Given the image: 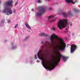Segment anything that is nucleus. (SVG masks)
<instances>
[{
	"mask_svg": "<svg viewBox=\"0 0 80 80\" xmlns=\"http://www.w3.org/2000/svg\"><path fill=\"white\" fill-rule=\"evenodd\" d=\"M69 14L70 15V16H72V15H73V14H70L69 13Z\"/></svg>",
	"mask_w": 80,
	"mask_h": 80,
	"instance_id": "obj_25",
	"label": "nucleus"
},
{
	"mask_svg": "<svg viewBox=\"0 0 80 80\" xmlns=\"http://www.w3.org/2000/svg\"><path fill=\"white\" fill-rule=\"evenodd\" d=\"M53 30H55V28H53Z\"/></svg>",
	"mask_w": 80,
	"mask_h": 80,
	"instance_id": "obj_24",
	"label": "nucleus"
},
{
	"mask_svg": "<svg viewBox=\"0 0 80 80\" xmlns=\"http://www.w3.org/2000/svg\"><path fill=\"white\" fill-rule=\"evenodd\" d=\"M73 10L74 12H80L79 10L75 8H73Z\"/></svg>",
	"mask_w": 80,
	"mask_h": 80,
	"instance_id": "obj_14",
	"label": "nucleus"
},
{
	"mask_svg": "<svg viewBox=\"0 0 80 80\" xmlns=\"http://www.w3.org/2000/svg\"><path fill=\"white\" fill-rule=\"evenodd\" d=\"M37 2L38 3H40V2H41V1H40V0H38Z\"/></svg>",
	"mask_w": 80,
	"mask_h": 80,
	"instance_id": "obj_19",
	"label": "nucleus"
},
{
	"mask_svg": "<svg viewBox=\"0 0 80 80\" xmlns=\"http://www.w3.org/2000/svg\"><path fill=\"white\" fill-rule=\"evenodd\" d=\"M0 3H1V2L0 1Z\"/></svg>",
	"mask_w": 80,
	"mask_h": 80,
	"instance_id": "obj_33",
	"label": "nucleus"
},
{
	"mask_svg": "<svg viewBox=\"0 0 80 80\" xmlns=\"http://www.w3.org/2000/svg\"><path fill=\"white\" fill-rule=\"evenodd\" d=\"M18 24H16L14 27V28H17V27H18Z\"/></svg>",
	"mask_w": 80,
	"mask_h": 80,
	"instance_id": "obj_17",
	"label": "nucleus"
},
{
	"mask_svg": "<svg viewBox=\"0 0 80 80\" xmlns=\"http://www.w3.org/2000/svg\"><path fill=\"white\" fill-rule=\"evenodd\" d=\"M25 25H26L27 28H28V29H31V28L30 26H29V25H28V23H27V22H25Z\"/></svg>",
	"mask_w": 80,
	"mask_h": 80,
	"instance_id": "obj_11",
	"label": "nucleus"
},
{
	"mask_svg": "<svg viewBox=\"0 0 80 80\" xmlns=\"http://www.w3.org/2000/svg\"><path fill=\"white\" fill-rule=\"evenodd\" d=\"M53 17H54V16H53V15H51L47 17V18H48V19H50L52 18H53Z\"/></svg>",
	"mask_w": 80,
	"mask_h": 80,
	"instance_id": "obj_13",
	"label": "nucleus"
},
{
	"mask_svg": "<svg viewBox=\"0 0 80 80\" xmlns=\"http://www.w3.org/2000/svg\"><path fill=\"white\" fill-rule=\"evenodd\" d=\"M72 24H71L70 25V26H72Z\"/></svg>",
	"mask_w": 80,
	"mask_h": 80,
	"instance_id": "obj_32",
	"label": "nucleus"
},
{
	"mask_svg": "<svg viewBox=\"0 0 80 80\" xmlns=\"http://www.w3.org/2000/svg\"><path fill=\"white\" fill-rule=\"evenodd\" d=\"M12 0H10V1H8L7 2H6L5 3L6 5L9 6V7H13V5L12 4Z\"/></svg>",
	"mask_w": 80,
	"mask_h": 80,
	"instance_id": "obj_7",
	"label": "nucleus"
},
{
	"mask_svg": "<svg viewBox=\"0 0 80 80\" xmlns=\"http://www.w3.org/2000/svg\"><path fill=\"white\" fill-rule=\"evenodd\" d=\"M74 1H73L72 0H66V2L67 3H72L73 4H74L76 2H77V1L76 0H74Z\"/></svg>",
	"mask_w": 80,
	"mask_h": 80,
	"instance_id": "obj_9",
	"label": "nucleus"
},
{
	"mask_svg": "<svg viewBox=\"0 0 80 80\" xmlns=\"http://www.w3.org/2000/svg\"><path fill=\"white\" fill-rule=\"evenodd\" d=\"M28 37H27V38H25V39L26 40V39H27V38H28Z\"/></svg>",
	"mask_w": 80,
	"mask_h": 80,
	"instance_id": "obj_30",
	"label": "nucleus"
},
{
	"mask_svg": "<svg viewBox=\"0 0 80 80\" xmlns=\"http://www.w3.org/2000/svg\"><path fill=\"white\" fill-rule=\"evenodd\" d=\"M58 56L56 58V60L57 61L54 62V64L50 66V67H50H48V65H49V63L47 62V63H46L44 61H43L42 62L43 67H44L45 68L48 69V70H52L53 69V68H55L56 65L58 64V62H60V61L61 60V57L62 58L64 62H66L68 58V57H66L62 56L60 52L58 53Z\"/></svg>",
	"mask_w": 80,
	"mask_h": 80,
	"instance_id": "obj_2",
	"label": "nucleus"
},
{
	"mask_svg": "<svg viewBox=\"0 0 80 80\" xmlns=\"http://www.w3.org/2000/svg\"><path fill=\"white\" fill-rule=\"evenodd\" d=\"M38 9L40 10L38 11V16H42L45 12V7L44 6L38 7Z\"/></svg>",
	"mask_w": 80,
	"mask_h": 80,
	"instance_id": "obj_4",
	"label": "nucleus"
},
{
	"mask_svg": "<svg viewBox=\"0 0 80 80\" xmlns=\"http://www.w3.org/2000/svg\"><path fill=\"white\" fill-rule=\"evenodd\" d=\"M39 53H40V52H38V58H39L40 59H41L42 60V59H43V57H40V55H39Z\"/></svg>",
	"mask_w": 80,
	"mask_h": 80,
	"instance_id": "obj_12",
	"label": "nucleus"
},
{
	"mask_svg": "<svg viewBox=\"0 0 80 80\" xmlns=\"http://www.w3.org/2000/svg\"><path fill=\"white\" fill-rule=\"evenodd\" d=\"M50 40L52 44L55 45L54 42L57 44L54 47L57 50L63 51L65 49L66 44L63 42V40L62 38H59L55 34H53L51 35Z\"/></svg>",
	"mask_w": 80,
	"mask_h": 80,
	"instance_id": "obj_1",
	"label": "nucleus"
},
{
	"mask_svg": "<svg viewBox=\"0 0 80 80\" xmlns=\"http://www.w3.org/2000/svg\"><path fill=\"white\" fill-rule=\"evenodd\" d=\"M47 34H45L44 33H41L39 34V36L40 37H42V36H44V37H47Z\"/></svg>",
	"mask_w": 80,
	"mask_h": 80,
	"instance_id": "obj_10",
	"label": "nucleus"
},
{
	"mask_svg": "<svg viewBox=\"0 0 80 80\" xmlns=\"http://www.w3.org/2000/svg\"><path fill=\"white\" fill-rule=\"evenodd\" d=\"M74 35V34L73 33H72V36H73Z\"/></svg>",
	"mask_w": 80,
	"mask_h": 80,
	"instance_id": "obj_31",
	"label": "nucleus"
},
{
	"mask_svg": "<svg viewBox=\"0 0 80 80\" xmlns=\"http://www.w3.org/2000/svg\"><path fill=\"white\" fill-rule=\"evenodd\" d=\"M68 29L67 28H66V30L65 31V32H66V33H67V32H68Z\"/></svg>",
	"mask_w": 80,
	"mask_h": 80,
	"instance_id": "obj_16",
	"label": "nucleus"
},
{
	"mask_svg": "<svg viewBox=\"0 0 80 80\" xmlns=\"http://www.w3.org/2000/svg\"><path fill=\"white\" fill-rule=\"evenodd\" d=\"M15 12H16V10H15V9H14L13 11V12L15 13Z\"/></svg>",
	"mask_w": 80,
	"mask_h": 80,
	"instance_id": "obj_20",
	"label": "nucleus"
},
{
	"mask_svg": "<svg viewBox=\"0 0 80 80\" xmlns=\"http://www.w3.org/2000/svg\"><path fill=\"white\" fill-rule=\"evenodd\" d=\"M37 63H39V62H40V61H39V60H38V61H37Z\"/></svg>",
	"mask_w": 80,
	"mask_h": 80,
	"instance_id": "obj_26",
	"label": "nucleus"
},
{
	"mask_svg": "<svg viewBox=\"0 0 80 80\" xmlns=\"http://www.w3.org/2000/svg\"><path fill=\"white\" fill-rule=\"evenodd\" d=\"M62 15H63L64 16V17H66L67 16V14H66V13H65V12H63L62 13Z\"/></svg>",
	"mask_w": 80,
	"mask_h": 80,
	"instance_id": "obj_15",
	"label": "nucleus"
},
{
	"mask_svg": "<svg viewBox=\"0 0 80 80\" xmlns=\"http://www.w3.org/2000/svg\"><path fill=\"white\" fill-rule=\"evenodd\" d=\"M68 23L67 19H63L59 20L58 22V27L59 28V30H62L63 28H65Z\"/></svg>",
	"mask_w": 80,
	"mask_h": 80,
	"instance_id": "obj_3",
	"label": "nucleus"
},
{
	"mask_svg": "<svg viewBox=\"0 0 80 80\" xmlns=\"http://www.w3.org/2000/svg\"><path fill=\"white\" fill-rule=\"evenodd\" d=\"M52 8H49V10H52Z\"/></svg>",
	"mask_w": 80,
	"mask_h": 80,
	"instance_id": "obj_29",
	"label": "nucleus"
},
{
	"mask_svg": "<svg viewBox=\"0 0 80 80\" xmlns=\"http://www.w3.org/2000/svg\"><path fill=\"white\" fill-rule=\"evenodd\" d=\"M55 19L54 20H52V22H54V21H55Z\"/></svg>",
	"mask_w": 80,
	"mask_h": 80,
	"instance_id": "obj_27",
	"label": "nucleus"
},
{
	"mask_svg": "<svg viewBox=\"0 0 80 80\" xmlns=\"http://www.w3.org/2000/svg\"><path fill=\"white\" fill-rule=\"evenodd\" d=\"M41 44H43L42 46V48L43 47H48V42H45V44H43V41L42 42Z\"/></svg>",
	"mask_w": 80,
	"mask_h": 80,
	"instance_id": "obj_8",
	"label": "nucleus"
},
{
	"mask_svg": "<svg viewBox=\"0 0 80 80\" xmlns=\"http://www.w3.org/2000/svg\"><path fill=\"white\" fill-rule=\"evenodd\" d=\"M2 23H3V22H5V20H2Z\"/></svg>",
	"mask_w": 80,
	"mask_h": 80,
	"instance_id": "obj_22",
	"label": "nucleus"
},
{
	"mask_svg": "<svg viewBox=\"0 0 80 80\" xmlns=\"http://www.w3.org/2000/svg\"><path fill=\"white\" fill-rule=\"evenodd\" d=\"M8 23H10V20H8Z\"/></svg>",
	"mask_w": 80,
	"mask_h": 80,
	"instance_id": "obj_21",
	"label": "nucleus"
},
{
	"mask_svg": "<svg viewBox=\"0 0 80 80\" xmlns=\"http://www.w3.org/2000/svg\"><path fill=\"white\" fill-rule=\"evenodd\" d=\"M18 1H17V2H16L15 3V6H16V5L18 4Z\"/></svg>",
	"mask_w": 80,
	"mask_h": 80,
	"instance_id": "obj_18",
	"label": "nucleus"
},
{
	"mask_svg": "<svg viewBox=\"0 0 80 80\" xmlns=\"http://www.w3.org/2000/svg\"><path fill=\"white\" fill-rule=\"evenodd\" d=\"M35 58H36V59H37V55H35Z\"/></svg>",
	"mask_w": 80,
	"mask_h": 80,
	"instance_id": "obj_23",
	"label": "nucleus"
},
{
	"mask_svg": "<svg viewBox=\"0 0 80 80\" xmlns=\"http://www.w3.org/2000/svg\"><path fill=\"white\" fill-rule=\"evenodd\" d=\"M77 48V46L74 44H72L71 45V48L70 52L71 53H73L75 52V50H76Z\"/></svg>",
	"mask_w": 80,
	"mask_h": 80,
	"instance_id": "obj_6",
	"label": "nucleus"
},
{
	"mask_svg": "<svg viewBox=\"0 0 80 80\" xmlns=\"http://www.w3.org/2000/svg\"><path fill=\"white\" fill-rule=\"evenodd\" d=\"M12 10L11 9V8H6L4 10H3L2 11V13H7V15H8L9 14L12 15Z\"/></svg>",
	"mask_w": 80,
	"mask_h": 80,
	"instance_id": "obj_5",
	"label": "nucleus"
},
{
	"mask_svg": "<svg viewBox=\"0 0 80 80\" xmlns=\"http://www.w3.org/2000/svg\"><path fill=\"white\" fill-rule=\"evenodd\" d=\"M32 11H33L34 10V9L33 8H32Z\"/></svg>",
	"mask_w": 80,
	"mask_h": 80,
	"instance_id": "obj_28",
	"label": "nucleus"
}]
</instances>
